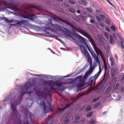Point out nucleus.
I'll return each mask as SVG.
<instances>
[{"mask_svg": "<svg viewBox=\"0 0 124 124\" xmlns=\"http://www.w3.org/2000/svg\"><path fill=\"white\" fill-rule=\"evenodd\" d=\"M29 90V88H28L25 90V93H22L21 94V96L17 100V101H15L14 103L11 104V107L12 109V113L13 115L12 116V120H10L7 124H22V121L21 120L20 118H18V115L19 117H21L20 114L18 113V111H17V105L20 104L21 103V101H22V97L25 95V93H28V94H31V91H27Z\"/></svg>", "mask_w": 124, "mask_h": 124, "instance_id": "nucleus-1", "label": "nucleus"}, {"mask_svg": "<svg viewBox=\"0 0 124 124\" xmlns=\"http://www.w3.org/2000/svg\"><path fill=\"white\" fill-rule=\"evenodd\" d=\"M29 90V88H28L25 90V93H22L21 94V96L17 100V101H15L14 103L11 104V107L12 109V113L13 115L12 116V120H10L7 124H22V121L21 120L20 118H18V115L19 117H21L20 114L18 113V111H17V105L20 104L21 103V101H22V97L25 95V93H28V94H31V91H27Z\"/></svg>", "mask_w": 124, "mask_h": 124, "instance_id": "nucleus-2", "label": "nucleus"}, {"mask_svg": "<svg viewBox=\"0 0 124 124\" xmlns=\"http://www.w3.org/2000/svg\"><path fill=\"white\" fill-rule=\"evenodd\" d=\"M29 90V88H28L25 90V93H22L21 94V96L17 100V101H15L14 103L11 104V107L12 109V113L13 115L12 116V120H10L7 124H22V121L21 120L20 118H18V115L19 117H21L20 114L18 113V111H17V105L20 104L21 103V101H22V97L25 95V93H28V94H31V91H27Z\"/></svg>", "mask_w": 124, "mask_h": 124, "instance_id": "nucleus-3", "label": "nucleus"}, {"mask_svg": "<svg viewBox=\"0 0 124 124\" xmlns=\"http://www.w3.org/2000/svg\"><path fill=\"white\" fill-rule=\"evenodd\" d=\"M36 9L38 11H40L42 8L40 6H38L36 4H34L33 3H30L28 7H27V10L28 13H25L24 14H22L21 16L24 19H29L30 20H31L33 21L36 16L35 15H34V9Z\"/></svg>", "mask_w": 124, "mask_h": 124, "instance_id": "nucleus-4", "label": "nucleus"}, {"mask_svg": "<svg viewBox=\"0 0 124 124\" xmlns=\"http://www.w3.org/2000/svg\"><path fill=\"white\" fill-rule=\"evenodd\" d=\"M51 24V27L48 28V31H51L53 32H59V31H68L67 29L62 26L59 24L54 25L52 23V20L50 21Z\"/></svg>", "mask_w": 124, "mask_h": 124, "instance_id": "nucleus-5", "label": "nucleus"}, {"mask_svg": "<svg viewBox=\"0 0 124 124\" xmlns=\"http://www.w3.org/2000/svg\"><path fill=\"white\" fill-rule=\"evenodd\" d=\"M80 49L81 51L82 54L84 55L85 57L87 60L88 62H89V64H90L91 67H92V65H93V61H92V57H91V56L90 55V54H89L88 50L85 48L83 45L80 46Z\"/></svg>", "mask_w": 124, "mask_h": 124, "instance_id": "nucleus-6", "label": "nucleus"}, {"mask_svg": "<svg viewBox=\"0 0 124 124\" xmlns=\"http://www.w3.org/2000/svg\"><path fill=\"white\" fill-rule=\"evenodd\" d=\"M0 2L3 4L4 5H11V7L14 9H16L18 6L21 5V3L16 2H13V0H0Z\"/></svg>", "mask_w": 124, "mask_h": 124, "instance_id": "nucleus-7", "label": "nucleus"}, {"mask_svg": "<svg viewBox=\"0 0 124 124\" xmlns=\"http://www.w3.org/2000/svg\"><path fill=\"white\" fill-rule=\"evenodd\" d=\"M45 84L46 85H48L49 87H52V88H54V86H56V87H62V82H53L52 81H45Z\"/></svg>", "mask_w": 124, "mask_h": 124, "instance_id": "nucleus-8", "label": "nucleus"}, {"mask_svg": "<svg viewBox=\"0 0 124 124\" xmlns=\"http://www.w3.org/2000/svg\"><path fill=\"white\" fill-rule=\"evenodd\" d=\"M29 110L28 109L26 108L24 111V116H25V118L24 120L23 121V124H33V122L31 121V122H29Z\"/></svg>", "mask_w": 124, "mask_h": 124, "instance_id": "nucleus-9", "label": "nucleus"}, {"mask_svg": "<svg viewBox=\"0 0 124 124\" xmlns=\"http://www.w3.org/2000/svg\"><path fill=\"white\" fill-rule=\"evenodd\" d=\"M86 47H87L88 50L89 51L90 53L91 54L92 57L94 58V59H96V62L99 63L100 62V61H99V59H98V57L95 54L94 52H93V50L90 46L86 45Z\"/></svg>", "mask_w": 124, "mask_h": 124, "instance_id": "nucleus-10", "label": "nucleus"}, {"mask_svg": "<svg viewBox=\"0 0 124 124\" xmlns=\"http://www.w3.org/2000/svg\"><path fill=\"white\" fill-rule=\"evenodd\" d=\"M82 76H78L77 77V79H80L79 83L77 84L78 88H82L85 86V78L82 79Z\"/></svg>", "mask_w": 124, "mask_h": 124, "instance_id": "nucleus-11", "label": "nucleus"}, {"mask_svg": "<svg viewBox=\"0 0 124 124\" xmlns=\"http://www.w3.org/2000/svg\"><path fill=\"white\" fill-rule=\"evenodd\" d=\"M99 53L102 59H103L105 68V69H106V68H107V63L106 62V60H105V56H104V54H103V52H102L101 50H99Z\"/></svg>", "mask_w": 124, "mask_h": 124, "instance_id": "nucleus-12", "label": "nucleus"}, {"mask_svg": "<svg viewBox=\"0 0 124 124\" xmlns=\"http://www.w3.org/2000/svg\"><path fill=\"white\" fill-rule=\"evenodd\" d=\"M72 30H73V32L75 36L78 37V38H80V39H82V40H85V38H83L82 37V36L76 33V31L77 30L74 28V27H72Z\"/></svg>", "mask_w": 124, "mask_h": 124, "instance_id": "nucleus-13", "label": "nucleus"}, {"mask_svg": "<svg viewBox=\"0 0 124 124\" xmlns=\"http://www.w3.org/2000/svg\"><path fill=\"white\" fill-rule=\"evenodd\" d=\"M40 105L41 108H43V110L45 113H47V107H46V105H45V102L44 101L41 102Z\"/></svg>", "mask_w": 124, "mask_h": 124, "instance_id": "nucleus-14", "label": "nucleus"}, {"mask_svg": "<svg viewBox=\"0 0 124 124\" xmlns=\"http://www.w3.org/2000/svg\"><path fill=\"white\" fill-rule=\"evenodd\" d=\"M69 107H70V104H67L64 108L58 109V113H62V112L64 111V110H66L67 108H69Z\"/></svg>", "mask_w": 124, "mask_h": 124, "instance_id": "nucleus-15", "label": "nucleus"}, {"mask_svg": "<svg viewBox=\"0 0 124 124\" xmlns=\"http://www.w3.org/2000/svg\"><path fill=\"white\" fill-rule=\"evenodd\" d=\"M116 72H118V69L116 68H112L111 69V73L110 75L114 77L115 76V74H116Z\"/></svg>", "mask_w": 124, "mask_h": 124, "instance_id": "nucleus-16", "label": "nucleus"}, {"mask_svg": "<svg viewBox=\"0 0 124 124\" xmlns=\"http://www.w3.org/2000/svg\"><path fill=\"white\" fill-rule=\"evenodd\" d=\"M45 124H52L53 123V118H50V116H48V120H45Z\"/></svg>", "mask_w": 124, "mask_h": 124, "instance_id": "nucleus-17", "label": "nucleus"}, {"mask_svg": "<svg viewBox=\"0 0 124 124\" xmlns=\"http://www.w3.org/2000/svg\"><path fill=\"white\" fill-rule=\"evenodd\" d=\"M67 117H68V115H64L63 116V119H64V118H65V119L63 121V123L64 124H68L70 123V119H69V118H67Z\"/></svg>", "mask_w": 124, "mask_h": 124, "instance_id": "nucleus-18", "label": "nucleus"}, {"mask_svg": "<svg viewBox=\"0 0 124 124\" xmlns=\"http://www.w3.org/2000/svg\"><path fill=\"white\" fill-rule=\"evenodd\" d=\"M3 20L5 23H16V22H17L15 21V20L13 19H12L11 20H9L6 17H4Z\"/></svg>", "mask_w": 124, "mask_h": 124, "instance_id": "nucleus-19", "label": "nucleus"}, {"mask_svg": "<svg viewBox=\"0 0 124 124\" xmlns=\"http://www.w3.org/2000/svg\"><path fill=\"white\" fill-rule=\"evenodd\" d=\"M98 63V65H99V71L98 72V73H97L96 74V76H97V77H98L99 76V75H100V73H101V71H102V69H101V64L100 63V62Z\"/></svg>", "mask_w": 124, "mask_h": 124, "instance_id": "nucleus-20", "label": "nucleus"}, {"mask_svg": "<svg viewBox=\"0 0 124 124\" xmlns=\"http://www.w3.org/2000/svg\"><path fill=\"white\" fill-rule=\"evenodd\" d=\"M78 3L79 4H83L85 6H87V4L88 3V2L85 0H78Z\"/></svg>", "mask_w": 124, "mask_h": 124, "instance_id": "nucleus-21", "label": "nucleus"}, {"mask_svg": "<svg viewBox=\"0 0 124 124\" xmlns=\"http://www.w3.org/2000/svg\"><path fill=\"white\" fill-rule=\"evenodd\" d=\"M120 87V83L118 82H115L114 85V90H118Z\"/></svg>", "mask_w": 124, "mask_h": 124, "instance_id": "nucleus-22", "label": "nucleus"}, {"mask_svg": "<svg viewBox=\"0 0 124 124\" xmlns=\"http://www.w3.org/2000/svg\"><path fill=\"white\" fill-rule=\"evenodd\" d=\"M91 109H92V106L89 105L85 108V111H86V112H89V111H91Z\"/></svg>", "mask_w": 124, "mask_h": 124, "instance_id": "nucleus-23", "label": "nucleus"}, {"mask_svg": "<svg viewBox=\"0 0 124 124\" xmlns=\"http://www.w3.org/2000/svg\"><path fill=\"white\" fill-rule=\"evenodd\" d=\"M62 22H63V23H64L68 26H71V23H70V22L67 21V20H62Z\"/></svg>", "mask_w": 124, "mask_h": 124, "instance_id": "nucleus-24", "label": "nucleus"}, {"mask_svg": "<svg viewBox=\"0 0 124 124\" xmlns=\"http://www.w3.org/2000/svg\"><path fill=\"white\" fill-rule=\"evenodd\" d=\"M104 36L106 39H109V35L108 34V33H107V32H105L104 33Z\"/></svg>", "mask_w": 124, "mask_h": 124, "instance_id": "nucleus-25", "label": "nucleus"}, {"mask_svg": "<svg viewBox=\"0 0 124 124\" xmlns=\"http://www.w3.org/2000/svg\"><path fill=\"white\" fill-rule=\"evenodd\" d=\"M73 118H74V120H79V119H80V115H75L73 116Z\"/></svg>", "mask_w": 124, "mask_h": 124, "instance_id": "nucleus-26", "label": "nucleus"}, {"mask_svg": "<svg viewBox=\"0 0 124 124\" xmlns=\"http://www.w3.org/2000/svg\"><path fill=\"white\" fill-rule=\"evenodd\" d=\"M93 112H90L89 113H88L86 117L87 118H91V117H92V116H93Z\"/></svg>", "mask_w": 124, "mask_h": 124, "instance_id": "nucleus-27", "label": "nucleus"}, {"mask_svg": "<svg viewBox=\"0 0 124 124\" xmlns=\"http://www.w3.org/2000/svg\"><path fill=\"white\" fill-rule=\"evenodd\" d=\"M22 25H24V26H28V25H29L28 21L22 20Z\"/></svg>", "mask_w": 124, "mask_h": 124, "instance_id": "nucleus-28", "label": "nucleus"}, {"mask_svg": "<svg viewBox=\"0 0 124 124\" xmlns=\"http://www.w3.org/2000/svg\"><path fill=\"white\" fill-rule=\"evenodd\" d=\"M109 38H110V41H109L110 44H112V43H114V39L113 38V36H109Z\"/></svg>", "mask_w": 124, "mask_h": 124, "instance_id": "nucleus-29", "label": "nucleus"}, {"mask_svg": "<svg viewBox=\"0 0 124 124\" xmlns=\"http://www.w3.org/2000/svg\"><path fill=\"white\" fill-rule=\"evenodd\" d=\"M68 10L69 12H70L71 13H75V10H74L72 8H69Z\"/></svg>", "mask_w": 124, "mask_h": 124, "instance_id": "nucleus-30", "label": "nucleus"}, {"mask_svg": "<svg viewBox=\"0 0 124 124\" xmlns=\"http://www.w3.org/2000/svg\"><path fill=\"white\" fill-rule=\"evenodd\" d=\"M90 74H91L90 73V72L89 71L86 72L85 73V76H84L85 78H88V77H89V76H90Z\"/></svg>", "mask_w": 124, "mask_h": 124, "instance_id": "nucleus-31", "label": "nucleus"}, {"mask_svg": "<svg viewBox=\"0 0 124 124\" xmlns=\"http://www.w3.org/2000/svg\"><path fill=\"white\" fill-rule=\"evenodd\" d=\"M89 124H95V121L93 119H91L89 121Z\"/></svg>", "mask_w": 124, "mask_h": 124, "instance_id": "nucleus-32", "label": "nucleus"}, {"mask_svg": "<svg viewBox=\"0 0 124 124\" xmlns=\"http://www.w3.org/2000/svg\"><path fill=\"white\" fill-rule=\"evenodd\" d=\"M16 25H20V26L23 25L22 20L17 21H16Z\"/></svg>", "mask_w": 124, "mask_h": 124, "instance_id": "nucleus-33", "label": "nucleus"}, {"mask_svg": "<svg viewBox=\"0 0 124 124\" xmlns=\"http://www.w3.org/2000/svg\"><path fill=\"white\" fill-rule=\"evenodd\" d=\"M69 3L71 4V5H74V4H75V2L74 1H72L71 0H69L68 1Z\"/></svg>", "mask_w": 124, "mask_h": 124, "instance_id": "nucleus-34", "label": "nucleus"}, {"mask_svg": "<svg viewBox=\"0 0 124 124\" xmlns=\"http://www.w3.org/2000/svg\"><path fill=\"white\" fill-rule=\"evenodd\" d=\"M110 29L111 30H112V31H116V27H115V26L112 25L110 27Z\"/></svg>", "mask_w": 124, "mask_h": 124, "instance_id": "nucleus-35", "label": "nucleus"}, {"mask_svg": "<svg viewBox=\"0 0 124 124\" xmlns=\"http://www.w3.org/2000/svg\"><path fill=\"white\" fill-rule=\"evenodd\" d=\"M36 95H38V96H41V92L40 91H36Z\"/></svg>", "mask_w": 124, "mask_h": 124, "instance_id": "nucleus-36", "label": "nucleus"}, {"mask_svg": "<svg viewBox=\"0 0 124 124\" xmlns=\"http://www.w3.org/2000/svg\"><path fill=\"white\" fill-rule=\"evenodd\" d=\"M99 105H100V102H98V103H96L94 105V108H97V107H98V106H99Z\"/></svg>", "mask_w": 124, "mask_h": 124, "instance_id": "nucleus-37", "label": "nucleus"}, {"mask_svg": "<svg viewBox=\"0 0 124 124\" xmlns=\"http://www.w3.org/2000/svg\"><path fill=\"white\" fill-rule=\"evenodd\" d=\"M110 61L111 66H114V61H113L112 59H111Z\"/></svg>", "mask_w": 124, "mask_h": 124, "instance_id": "nucleus-38", "label": "nucleus"}, {"mask_svg": "<svg viewBox=\"0 0 124 124\" xmlns=\"http://www.w3.org/2000/svg\"><path fill=\"white\" fill-rule=\"evenodd\" d=\"M98 100H99V98H95L93 100L92 102H96V101H98Z\"/></svg>", "mask_w": 124, "mask_h": 124, "instance_id": "nucleus-39", "label": "nucleus"}, {"mask_svg": "<svg viewBox=\"0 0 124 124\" xmlns=\"http://www.w3.org/2000/svg\"><path fill=\"white\" fill-rule=\"evenodd\" d=\"M107 25H110V21H109V19L107 18L105 21Z\"/></svg>", "mask_w": 124, "mask_h": 124, "instance_id": "nucleus-40", "label": "nucleus"}, {"mask_svg": "<svg viewBox=\"0 0 124 124\" xmlns=\"http://www.w3.org/2000/svg\"><path fill=\"white\" fill-rule=\"evenodd\" d=\"M86 10H87L90 13H92L93 12V11L92 10V9L90 8H85Z\"/></svg>", "mask_w": 124, "mask_h": 124, "instance_id": "nucleus-41", "label": "nucleus"}, {"mask_svg": "<svg viewBox=\"0 0 124 124\" xmlns=\"http://www.w3.org/2000/svg\"><path fill=\"white\" fill-rule=\"evenodd\" d=\"M96 19L98 22H100V18L99 17L96 16H95Z\"/></svg>", "mask_w": 124, "mask_h": 124, "instance_id": "nucleus-42", "label": "nucleus"}, {"mask_svg": "<svg viewBox=\"0 0 124 124\" xmlns=\"http://www.w3.org/2000/svg\"><path fill=\"white\" fill-rule=\"evenodd\" d=\"M93 71V68H90L89 71L88 72L91 74Z\"/></svg>", "mask_w": 124, "mask_h": 124, "instance_id": "nucleus-43", "label": "nucleus"}, {"mask_svg": "<svg viewBox=\"0 0 124 124\" xmlns=\"http://www.w3.org/2000/svg\"><path fill=\"white\" fill-rule=\"evenodd\" d=\"M100 17H101V18L103 20L104 19H105V16H104V15H100Z\"/></svg>", "mask_w": 124, "mask_h": 124, "instance_id": "nucleus-44", "label": "nucleus"}, {"mask_svg": "<svg viewBox=\"0 0 124 124\" xmlns=\"http://www.w3.org/2000/svg\"><path fill=\"white\" fill-rule=\"evenodd\" d=\"M105 30L106 31H108V32H110V29H109V28L106 27Z\"/></svg>", "mask_w": 124, "mask_h": 124, "instance_id": "nucleus-45", "label": "nucleus"}, {"mask_svg": "<svg viewBox=\"0 0 124 124\" xmlns=\"http://www.w3.org/2000/svg\"><path fill=\"white\" fill-rule=\"evenodd\" d=\"M107 2H108V3H109V4H110V5H111L112 6H113V4H112L111 2H110V1L109 0H106Z\"/></svg>", "mask_w": 124, "mask_h": 124, "instance_id": "nucleus-46", "label": "nucleus"}, {"mask_svg": "<svg viewBox=\"0 0 124 124\" xmlns=\"http://www.w3.org/2000/svg\"><path fill=\"white\" fill-rule=\"evenodd\" d=\"M120 44L121 45V47L122 48V49L124 48V44H123V42H121Z\"/></svg>", "mask_w": 124, "mask_h": 124, "instance_id": "nucleus-47", "label": "nucleus"}, {"mask_svg": "<svg viewBox=\"0 0 124 124\" xmlns=\"http://www.w3.org/2000/svg\"><path fill=\"white\" fill-rule=\"evenodd\" d=\"M81 18L82 19V20H86V17L84 16H81Z\"/></svg>", "mask_w": 124, "mask_h": 124, "instance_id": "nucleus-48", "label": "nucleus"}, {"mask_svg": "<svg viewBox=\"0 0 124 124\" xmlns=\"http://www.w3.org/2000/svg\"><path fill=\"white\" fill-rule=\"evenodd\" d=\"M7 8H9L10 9H11L12 10H13V9H11L10 7H9V6H7V7H4V9H7Z\"/></svg>", "mask_w": 124, "mask_h": 124, "instance_id": "nucleus-49", "label": "nucleus"}, {"mask_svg": "<svg viewBox=\"0 0 124 124\" xmlns=\"http://www.w3.org/2000/svg\"><path fill=\"white\" fill-rule=\"evenodd\" d=\"M100 27H102V28H103L104 27V25L102 23H100Z\"/></svg>", "mask_w": 124, "mask_h": 124, "instance_id": "nucleus-50", "label": "nucleus"}, {"mask_svg": "<svg viewBox=\"0 0 124 124\" xmlns=\"http://www.w3.org/2000/svg\"><path fill=\"white\" fill-rule=\"evenodd\" d=\"M90 22L91 23H92V24H93V23H94V20H93V19H91L90 20Z\"/></svg>", "mask_w": 124, "mask_h": 124, "instance_id": "nucleus-51", "label": "nucleus"}, {"mask_svg": "<svg viewBox=\"0 0 124 124\" xmlns=\"http://www.w3.org/2000/svg\"><path fill=\"white\" fill-rule=\"evenodd\" d=\"M97 42H98L99 44H100L101 43V40L98 39L97 40Z\"/></svg>", "mask_w": 124, "mask_h": 124, "instance_id": "nucleus-52", "label": "nucleus"}, {"mask_svg": "<svg viewBox=\"0 0 124 124\" xmlns=\"http://www.w3.org/2000/svg\"><path fill=\"white\" fill-rule=\"evenodd\" d=\"M80 97H81V96H80V94H78V95L77 96V98H79Z\"/></svg>", "mask_w": 124, "mask_h": 124, "instance_id": "nucleus-53", "label": "nucleus"}, {"mask_svg": "<svg viewBox=\"0 0 124 124\" xmlns=\"http://www.w3.org/2000/svg\"><path fill=\"white\" fill-rule=\"evenodd\" d=\"M53 19L54 21H57V20H58V18L56 17H53Z\"/></svg>", "mask_w": 124, "mask_h": 124, "instance_id": "nucleus-54", "label": "nucleus"}, {"mask_svg": "<svg viewBox=\"0 0 124 124\" xmlns=\"http://www.w3.org/2000/svg\"><path fill=\"white\" fill-rule=\"evenodd\" d=\"M77 13H78V14H79V13H80V10H78L77 11Z\"/></svg>", "mask_w": 124, "mask_h": 124, "instance_id": "nucleus-55", "label": "nucleus"}, {"mask_svg": "<svg viewBox=\"0 0 124 124\" xmlns=\"http://www.w3.org/2000/svg\"><path fill=\"white\" fill-rule=\"evenodd\" d=\"M57 1H60L61 2H62L63 0H56Z\"/></svg>", "mask_w": 124, "mask_h": 124, "instance_id": "nucleus-56", "label": "nucleus"}, {"mask_svg": "<svg viewBox=\"0 0 124 124\" xmlns=\"http://www.w3.org/2000/svg\"><path fill=\"white\" fill-rule=\"evenodd\" d=\"M68 4H65V6H66V7H68Z\"/></svg>", "mask_w": 124, "mask_h": 124, "instance_id": "nucleus-57", "label": "nucleus"}, {"mask_svg": "<svg viewBox=\"0 0 124 124\" xmlns=\"http://www.w3.org/2000/svg\"><path fill=\"white\" fill-rule=\"evenodd\" d=\"M89 86H90L91 87H92V86H93V83L91 82V84H90L89 85Z\"/></svg>", "mask_w": 124, "mask_h": 124, "instance_id": "nucleus-58", "label": "nucleus"}, {"mask_svg": "<svg viewBox=\"0 0 124 124\" xmlns=\"http://www.w3.org/2000/svg\"><path fill=\"white\" fill-rule=\"evenodd\" d=\"M122 79H124V75H123L122 76Z\"/></svg>", "mask_w": 124, "mask_h": 124, "instance_id": "nucleus-59", "label": "nucleus"}, {"mask_svg": "<svg viewBox=\"0 0 124 124\" xmlns=\"http://www.w3.org/2000/svg\"><path fill=\"white\" fill-rule=\"evenodd\" d=\"M102 115H105V112H103Z\"/></svg>", "mask_w": 124, "mask_h": 124, "instance_id": "nucleus-60", "label": "nucleus"}, {"mask_svg": "<svg viewBox=\"0 0 124 124\" xmlns=\"http://www.w3.org/2000/svg\"><path fill=\"white\" fill-rule=\"evenodd\" d=\"M89 17H93V16H89Z\"/></svg>", "mask_w": 124, "mask_h": 124, "instance_id": "nucleus-61", "label": "nucleus"}, {"mask_svg": "<svg viewBox=\"0 0 124 124\" xmlns=\"http://www.w3.org/2000/svg\"><path fill=\"white\" fill-rule=\"evenodd\" d=\"M85 34H88V33H85Z\"/></svg>", "mask_w": 124, "mask_h": 124, "instance_id": "nucleus-62", "label": "nucleus"}, {"mask_svg": "<svg viewBox=\"0 0 124 124\" xmlns=\"http://www.w3.org/2000/svg\"><path fill=\"white\" fill-rule=\"evenodd\" d=\"M31 115H30V118H31Z\"/></svg>", "mask_w": 124, "mask_h": 124, "instance_id": "nucleus-63", "label": "nucleus"}, {"mask_svg": "<svg viewBox=\"0 0 124 124\" xmlns=\"http://www.w3.org/2000/svg\"><path fill=\"white\" fill-rule=\"evenodd\" d=\"M103 80H104V78L103 79Z\"/></svg>", "mask_w": 124, "mask_h": 124, "instance_id": "nucleus-64", "label": "nucleus"}]
</instances>
